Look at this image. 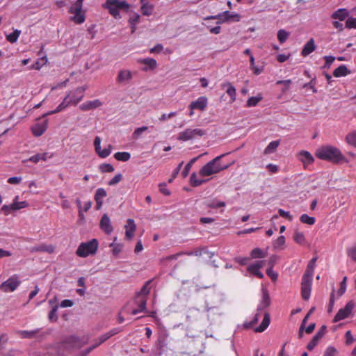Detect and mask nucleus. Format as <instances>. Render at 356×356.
<instances>
[{
    "instance_id": "nucleus-1",
    "label": "nucleus",
    "mask_w": 356,
    "mask_h": 356,
    "mask_svg": "<svg viewBox=\"0 0 356 356\" xmlns=\"http://www.w3.org/2000/svg\"><path fill=\"white\" fill-rule=\"evenodd\" d=\"M316 156L321 160L330 161L333 163L348 162L338 148L330 145L323 146L318 148L316 150Z\"/></svg>"
},
{
    "instance_id": "nucleus-2",
    "label": "nucleus",
    "mask_w": 356,
    "mask_h": 356,
    "mask_svg": "<svg viewBox=\"0 0 356 356\" xmlns=\"http://www.w3.org/2000/svg\"><path fill=\"white\" fill-rule=\"evenodd\" d=\"M316 261V258H313L310 261L302 278L301 295L302 298L305 300H307L310 297L312 277Z\"/></svg>"
},
{
    "instance_id": "nucleus-3",
    "label": "nucleus",
    "mask_w": 356,
    "mask_h": 356,
    "mask_svg": "<svg viewBox=\"0 0 356 356\" xmlns=\"http://www.w3.org/2000/svg\"><path fill=\"white\" fill-rule=\"evenodd\" d=\"M226 154H222L220 156H218L205 164L200 170V175L202 177L210 176L227 169L230 166V164H222L220 163V159Z\"/></svg>"
},
{
    "instance_id": "nucleus-4",
    "label": "nucleus",
    "mask_w": 356,
    "mask_h": 356,
    "mask_svg": "<svg viewBox=\"0 0 356 356\" xmlns=\"http://www.w3.org/2000/svg\"><path fill=\"white\" fill-rule=\"evenodd\" d=\"M102 7L107 9L109 14L115 19H120L121 15L120 10H122L127 12L130 8V5L124 0H106Z\"/></svg>"
},
{
    "instance_id": "nucleus-5",
    "label": "nucleus",
    "mask_w": 356,
    "mask_h": 356,
    "mask_svg": "<svg viewBox=\"0 0 356 356\" xmlns=\"http://www.w3.org/2000/svg\"><path fill=\"white\" fill-rule=\"evenodd\" d=\"M98 245V241L95 238L88 242L81 243L79 245L76 254L80 257H86L90 254H94L97 252Z\"/></svg>"
},
{
    "instance_id": "nucleus-6",
    "label": "nucleus",
    "mask_w": 356,
    "mask_h": 356,
    "mask_svg": "<svg viewBox=\"0 0 356 356\" xmlns=\"http://www.w3.org/2000/svg\"><path fill=\"white\" fill-rule=\"evenodd\" d=\"M83 0H76L69 8V13L74 14L71 19L76 24H82L85 22L86 17L82 10Z\"/></svg>"
},
{
    "instance_id": "nucleus-7",
    "label": "nucleus",
    "mask_w": 356,
    "mask_h": 356,
    "mask_svg": "<svg viewBox=\"0 0 356 356\" xmlns=\"http://www.w3.org/2000/svg\"><path fill=\"white\" fill-rule=\"evenodd\" d=\"M206 134V131L202 129L188 128L179 134L177 140L181 141H188L195 139L197 137H201Z\"/></svg>"
},
{
    "instance_id": "nucleus-8",
    "label": "nucleus",
    "mask_w": 356,
    "mask_h": 356,
    "mask_svg": "<svg viewBox=\"0 0 356 356\" xmlns=\"http://www.w3.org/2000/svg\"><path fill=\"white\" fill-rule=\"evenodd\" d=\"M20 283L21 282L19 280L17 276L14 275L3 282L0 285V289L3 292L14 291Z\"/></svg>"
},
{
    "instance_id": "nucleus-9",
    "label": "nucleus",
    "mask_w": 356,
    "mask_h": 356,
    "mask_svg": "<svg viewBox=\"0 0 356 356\" xmlns=\"http://www.w3.org/2000/svg\"><path fill=\"white\" fill-rule=\"evenodd\" d=\"M86 90V86L78 87L74 90L70 91L67 95V97H69L72 104L76 105L83 98V93Z\"/></svg>"
},
{
    "instance_id": "nucleus-10",
    "label": "nucleus",
    "mask_w": 356,
    "mask_h": 356,
    "mask_svg": "<svg viewBox=\"0 0 356 356\" xmlns=\"http://www.w3.org/2000/svg\"><path fill=\"white\" fill-rule=\"evenodd\" d=\"M353 302L349 301L343 308H341L338 311V312L334 317V322L336 323L347 318L353 311Z\"/></svg>"
},
{
    "instance_id": "nucleus-11",
    "label": "nucleus",
    "mask_w": 356,
    "mask_h": 356,
    "mask_svg": "<svg viewBox=\"0 0 356 356\" xmlns=\"http://www.w3.org/2000/svg\"><path fill=\"white\" fill-rule=\"evenodd\" d=\"M43 118L42 116L38 118L37 119L38 122L31 127L32 133L36 137L42 136L47 129L48 120L45 119L40 122Z\"/></svg>"
},
{
    "instance_id": "nucleus-12",
    "label": "nucleus",
    "mask_w": 356,
    "mask_h": 356,
    "mask_svg": "<svg viewBox=\"0 0 356 356\" xmlns=\"http://www.w3.org/2000/svg\"><path fill=\"white\" fill-rule=\"evenodd\" d=\"M208 104V99L204 96H201L197 99V100L192 102L189 105L191 110H200L204 111Z\"/></svg>"
},
{
    "instance_id": "nucleus-13",
    "label": "nucleus",
    "mask_w": 356,
    "mask_h": 356,
    "mask_svg": "<svg viewBox=\"0 0 356 356\" xmlns=\"http://www.w3.org/2000/svg\"><path fill=\"white\" fill-rule=\"evenodd\" d=\"M99 227L100 229L107 234H110L113 232V228L111 225V220L107 214L104 213L102 216Z\"/></svg>"
},
{
    "instance_id": "nucleus-14",
    "label": "nucleus",
    "mask_w": 356,
    "mask_h": 356,
    "mask_svg": "<svg viewBox=\"0 0 356 356\" xmlns=\"http://www.w3.org/2000/svg\"><path fill=\"white\" fill-rule=\"evenodd\" d=\"M261 292L262 299L257 306V312H261L262 310L268 307L270 304V299L268 290L265 288H263Z\"/></svg>"
},
{
    "instance_id": "nucleus-15",
    "label": "nucleus",
    "mask_w": 356,
    "mask_h": 356,
    "mask_svg": "<svg viewBox=\"0 0 356 356\" xmlns=\"http://www.w3.org/2000/svg\"><path fill=\"white\" fill-rule=\"evenodd\" d=\"M102 105V102L99 99L88 101L80 105L79 108L82 111H90L99 108Z\"/></svg>"
},
{
    "instance_id": "nucleus-16",
    "label": "nucleus",
    "mask_w": 356,
    "mask_h": 356,
    "mask_svg": "<svg viewBox=\"0 0 356 356\" xmlns=\"http://www.w3.org/2000/svg\"><path fill=\"white\" fill-rule=\"evenodd\" d=\"M298 158L303 163L305 167L312 164L314 161L312 155L307 151H301L298 153Z\"/></svg>"
},
{
    "instance_id": "nucleus-17",
    "label": "nucleus",
    "mask_w": 356,
    "mask_h": 356,
    "mask_svg": "<svg viewBox=\"0 0 356 356\" xmlns=\"http://www.w3.org/2000/svg\"><path fill=\"white\" fill-rule=\"evenodd\" d=\"M106 191L102 188H99L96 191L94 198L96 202L97 209H101L103 204V199L106 197Z\"/></svg>"
},
{
    "instance_id": "nucleus-18",
    "label": "nucleus",
    "mask_w": 356,
    "mask_h": 356,
    "mask_svg": "<svg viewBox=\"0 0 356 356\" xmlns=\"http://www.w3.org/2000/svg\"><path fill=\"white\" fill-rule=\"evenodd\" d=\"M29 252L31 253L35 252H45L48 253H53L54 251V247L52 245H46L44 243L40 244L36 246L30 248Z\"/></svg>"
},
{
    "instance_id": "nucleus-19",
    "label": "nucleus",
    "mask_w": 356,
    "mask_h": 356,
    "mask_svg": "<svg viewBox=\"0 0 356 356\" xmlns=\"http://www.w3.org/2000/svg\"><path fill=\"white\" fill-rule=\"evenodd\" d=\"M316 47L314 39L312 38L304 45L301 51V55L304 57L308 56L316 49Z\"/></svg>"
},
{
    "instance_id": "nucleus-20",
    "label": "nucleus",
    "mask_w": 356,
    "mask_h": 356,
    "mask_svg": "<svg viewBox=\"0 0 356 356\" xmlns=\"http://www.w3.org/2000/svg\"><path fill=\"white\" fill-rule=\"evenodd\" d=\"M132 79V74L129 70H122L117 76V82L119 83H127Z\"/></svg>"
},
{
    "instance_id": "nucleus-21",
    "label": "nucleus",
    "mask_w": 356,
    "mask_h": 356,
    "mask_svg": "<svg viewBox=\"0 0 356 356\" xmlns=\"http://www.w3.org/2000/svg\"><path fill=\"white\" fill-rule=\"evenodd\" d=\"M69 97H65L63 99V101L57 106V108L55 110L49 111L47 113H45L42 115V117H47L48 115L58 113L66 108L67 106L72 104L70 99H68Z\"/></svg>"
},
{
    "instance_id": "nucleus-22",
    "label": "nucleus",
    "mask_w": 356,
    "mask_h": 356,
    "mask_svg": "<svg viewBox=\"0 0 356 356\" xmlns=\"http://www.w3.org/2000/svg\"><path fill=\"white\" fill-rule=\"evenodd\" d=\"M126 229L125 236L127 239L131 240L134 235L136 231V224L133 219L129 218L127 220V224L124 226Z\"/></svg>"
},
{
    "instance_id": "nucleus-23",
    "label": "nucleus",
    "mask_w": 356,
    "mask_h": 356,
    "mask_svg": "<svg viewBox=\"0 0 356 356\" xmlns=\"http://www.w3.org/2000/svg\"><path fill=\"white\" fill-rule=\"evenodd\" d=\"M222 89L226 90V93L230 97L231 102H234L236 99V88L229 82L224 83L221 85Z\"/></svg>"
},
{
    "instance_id": "nucleus-24",
    "label": "nucleus",
    "mask_w": 356,
    "mask_h": 356,
    "mask_svg": "<svg viewBox=\"0 0 356 356\" xmlns=\"http://www.w3.org/2000/svg\"><path fill=\"white\" fill-rule=\"evenodd\" d=\"M269 324H270V315L268 313L266 312L264 314V316L262 320V322L261 323L259 326L257 327L254 329V331L256 332H262L268 327Z\"/></svg>"
},
{
    "instance_id": "nucleus-25",
    "label": "nucleus",
    "mask_w": 356,
    "mask_h": 356,
    "mask_svg": "<svg viewBox=\"0 0 356 356\" xmlns=\"http://www.w3.org/2000/svg\"><path fill=\"white\" fill-rule=\"evenodd\" d=\"M348 16V12L345 8H339L334 12L331 17L332 19H339L340 21L344 20Z\"/></svg>"
},
{
    "instance_id": "nucleus-26",
    "label": "nucleus",
    "mask_w": 356,
    "mask_h": 356,
    "mask_svg": "<svg viewBox=\"0 0 356 356\" xmlns=\"http://www.w3.org/2000/svg\"><path fill=\"white\" fill-rule=\"evenodd\" d=\"M39 330H34L31 331L26 330H18L16 331V333L20 335L22 338L24 339H33L38 334Z\"/></svg>"
},
{
    "instance_id": "nucleus-27",
    "label": "nucleus",
    "mask_w": 356,
    "mask_h": 356,
    "mask_svg": "<svg viewBox=\"0 0 356 356\" xmlns=\"http://www.w3.org/2000/svg\"><path fill=\"white\" fill-rule=\"evenodd\" d=\"M350 72L348 70L346 65H341L334 70L333 75L335 77H340L346 76Z\"/></svg>"
},
{
    "instance_id": "nucleus-28",
    "label": "nucleus",
    "mask_w": 356,
    "mask_h": 356,
    "mask_svg": "<svg viewBox=\"0 0 356 356\" xmlns=\"http://www.w3.org/2000/svg\"><path fill=\"white\" fill-rule=\"evenodd\" d=\"M224 14H225V17L223 18L222 22H239L241 19V16L234 13H231L229 11H225Z\"/></svg>"
},
{
    "instance_id": "nucleus-29",
    "label": "nucleus",
    "mask_w": 356,
    "mask_h": 356,
    "mask_svg": "<svg viewBox=\"0 0 356 356\" xmlns=\"http://www.w3.org/2000/svg\"><path fill=\"white\" fill-rule=\"evenodd\" d=\"M47 154H48L47 153H38V154H36L31 156L29 159L24 161V162H26V161H29L33 162L35 163H37L40 160L45 161H47V157H48Z\"/></svg>"
},
{
    "instance_id": "nucleus-30",
    "label": "nucleus",
    "mask_w": 356,
    "mask_h": 356,
    "mask_svg": "<svg viewBox=\"0 0 356 356\" xmlns=\"http://www.w3.org/2000/svg\"><path fill=\"white\" fill-rule=\"evenodd\" d=\"M135 302L138 305V309L140 312H145L146 309V304H147V298L145 297H138L136 296Z\"/></svg>"
},
{
    "instance_id": "nucleus-31",
    "label": "nucleus",
    "mask_w": 356,
    "mask_h": 356,
    "mask_svg": "<svg viewBox=\"0 0 356 356\" xmlns=\"http://www.w3.org/2000/svg\"><path fill=\"white\" fill-rule=\"evenodd\" d=\"M266 251H264L263 250L259 248H254L250 252L252 258L254 259L264 258L266 257Z\"/></svg>"
},
{
    "instance_id": "nucleus-32",
    "label": "nucleus",
    "mask_w": 356,
    "mask_h": 356,
    "mask_svg": "<svg viewBox=\"0 0 356 356\" xmlns=\"http://www.w3.org/2000/svg\"><path fill=\"white\" fill-rule=\"evenodd\" d=\"M18 196H16L13 202V210L17 211L28 207V203L26 201L18 202Z\"/></svg>"
},
{
    "instance_id": "nucleus-33",
    "label": "nucleus",
    "mask_w": 356,
    "mask_h": 356,
    "mask_svg": "<svg viewBox=\"0 0 356 356\" xmlns=\"http://www.w3.org/2000/svg\"><path fill=\"white\" fill-rule=\"evenodd\" d=\"M150 282H151L150 280L147 281L143 285V286L142 287L140 291L138 293H137V294L136 296H138L139 298L140 297L146 298V296L149 293V291H150V286H149Z\"/></svg>"
},
{
    "instance_id": "nucleus-34",
    "label": "nucleus",
    "mask_w": 356,
    "mask_h": 356,
    "mask_svg": "<svg viewBox=\"0 0 356 356\" xmlns=\"http://www.w3.org/2000/svg\"><path fill=\"white\" fill-rule=\"evenodd\" d=\"M280 145V140L270 142L264 149V154H268L274 152Z\"/></svg>"
},
{
    "instance_id": "nucleus-35",
    "label": "nucleus",
    "mask_w": 356,
    "mask_h": 356,
    "mask_svg": "<svg viewBox=\"0 0 356 356\" xmlns=\"http://www.w3.org/2000/svg\"><path fill=\"white\" fill-rule=\"evenodd\" d=\"M190 181L192 186L197 187L206 182L207 180L197 179L196 173L193 172L190 177Z\"/></svg>"
},
{
    "instance_id": "nucleus-36",
    "label": "nucleus",
    "mask_w": 356,
    "mask_h": 356,
    "mask_svg": "<svg viewBox=\"0 0 356 356\" xmlns=\"http://www.w3.org/2000/svg\"><path fill=\"white\" fill-rule=\"evenodd\" d=\"M293 240L295 242L300 245H304L305 243V237L302 232L296 231L293 235Z\"/></svg>"
},
{
    "instance_id": "nucleus-37",
    "label": "nucleus",
    "mask_w": 356,
    "mask_h": 356,
    "mask_svg": "<svg viewBox=\"0 0 356 356\" xmlns=\"http://www.w3.org/2000/svg\"><path fill=\"white\" fill-rule=\"evenodd\" d=\"M130 157H131V154L129 152H116L114 154V158L116 160L120 161H127L128 160H129Z\"/></svg>"
},
{
    "instance_id": "nucleus-38",
    "label": "nucleus",
    "mask_w": 356,
    "mask_h": 356,
    "mask_svg": "<svg viewBox=\"0 0 356 356\" xmlns=\"http://www.w3.org/2000/svg\"><path fill=\"white\" fill-rule=\"evenodd\" d=\"M262 99V96L261 95H259L256 97H250L246 103V106L248 107H252L255 106Z\"/></svg>"
},
{
    "instance_id": "nucleus-39",
    "label": "nucleus",
    "mask_w": 356,
    "mask_h": 356,
    "mask_svg": "<svg viewBox=\"0 0 356 356\" xmlns=\"http://www.w3.org/2000/svg\"><path fill=\"white\" fill-rule=\"evenodd\" d=\"M346 141L349 145L356 147V131H353L347 134Z\"/></svg>"
},
{
    "instance_id": "nucleus-40",
    "label": "nucleus",
    "mask_w": 356,
    "mask_h": 356,
    "mask_svg": "<svg viewBox=\"0 0 356 356\" xmlns=\"http://www.w3.org/2000/svg\"><path fill=\"white\" fill-rule=\"evenodd\" d=\"M20 33H21V31L16 29L13 33L8 35L6 36V39L10 42L15 43L17 40Z\"/></svg>"
},
{
    "instance_id": "nucleus-41",
    "label": "nucleus",
    "mask_w": 356,
    "mask_h": 356,
    "mask_svg": "<svg viewBox=\"0 0 356 356\" xmlns=\"http://www.w3.org/2000/svg\"><path fill=\"white\" fill-rule=\"evenodd\" d=\"M58 306L57 305L53 306L51 310L49 312L48 318L50 321L55 322L58 320Z\"/></svg>"
},
{
    "instance_id": "nucleus-42",
    "label": "nucleus",
    "mask_w": 356,
    "mask_h": 356,
    "mask_svg": "<svg viewBox=\"0 0 356 356\" xmlns=\"http://www.w3.org/2000/svg\"><path fill=\"white\" fill-rule=\"evenodd\" d=\"M300 220L302 223L309 225H312L315 222V218L314 217L309 216L307 214H302L300 216Z\"/></svg>"
},
{
    "instance_id": "nucleus-43",
    "label": "nucleus",
    "mask_w": 356,
    "mask_h": 356,
    "mask_svg": "<svg viewBox=\"0 0 356 356\" xmlns=\"http://www.w3.org/2000/svg\"><path fill=\"white\" fill-rule=\"evenodd\" d=\"M153 10V6L149 3H144L141 6V11L143 15L149 16Z\"/></svg>"
},
{
    "instance_id": "nucleus-44",
    "label": "nucleus",
    "mask_w": 356,
    "mask_h": 356,
    "mask_svg": "<svg viewBox=\"0 0 356 356\" xmlns=\"http://www.w3.org/2000/svg\"><path fill=\"white\" fill-rule=\"evenodd\" d=\"M289 35V33L283 29H280L277 32V38L280 42L282 44L284 43L287 40Z\"/></svg>"
},
{
    "instance_id": "nucleus-45",
    "label": "nucleus",
    "mask_w": 356,
    "mask_h": 356,
    "mask_svg": "<svg viewBox=\"0 0 356 356\" xmlns=\"http://www.w3.org/2000/svg\"><path fill=\"white\" fill-rule=\"evenodd\" d=\"M250 67L253 70L254 74L256 75H259L262 72V69L259 68L258 67L256 66V64H254V58L252 55H250Z\"/></svg>"
},
{
    "instance_id": "nucleus-46",
    "label": "nucleus",
    "mask_w": 356,
    "mask_h": 356,
    "mask_svg": "<svg viewBox=\"0 0 356 356\" xmlns=\"http://www.w3.org/2000/svg\"><path fill=\"white\" fill-rule=\"evenodd\" d=\"M224 17H225V14H224V12H223V13H219L216 15L208 16V17H205L204 19V20L213 19H218V21L217 22V24H220L223 22L222 19Z\"/></svg>"
},
{
    "instance_id": "nucleus-47",
    "label": "nucleus",
    "mask_w": 356,
    "mask_h": 356,
    "mask_svg": "<svg viewBox=\"0 0 356 356\" xmlns=\"http://www.w3.org/2000/svg\"><path fill=\"white\" fill-rule=\"evenodd\" d=\"M247 270L249 273L256 275L260 279L264 277V274L261 271H259V268H254V266L250 265L248 266Z\"/></svg>"
},
{
    "instance_id": "nucleus-48",
    "label": "nucleus",
    "mask_w": 356,
    "mask_h": 356,
    "mask_svg": "<svg viewBox=\"0 0 356 356\" xmlns=\"http://www.w3.org/2000/svg\"><path fill=\"white\" fill-rule=\"evenodd\" d=\"M112 247V252L114 255H118L122 250L123 245L120 243H112L110 245Z\"/></svg>"
},
{
    "instance_id": "nucleus-49",
    "label": "nucleus",
    "mask_w": 356,
    "mask_h": 356,
    "mask_svg": "<svg viewBox=\"0 0 356 356\" xmlns=\"http://www.w3.org/2000/svg\"><path fill=\"white\" fill-rule=\"evenodd\" d=\"M99 170L102 172H112L114 171V168L109 163H104L99 165Z\"/></svg>"
},
{
    "instance_id": "nucleus-50",
    "label": "nucleus",
    "mask_w": 356,
    "mask_h": 356,
    "mask_svg": "<svg viewBox=\"0 0 356 356\" xmlns=\"http://www.w3.org/2000/svg\"><path fill=\"white\" fill-rule=\"evenodd\" d=\"M346 280H347V277L345 276L343 277V280L340 283V288L337 291V294L339 296H341L345 293V291L346 290Z\"/></svg>"
},
{
    "instance_id": "nucleus-51",
    "label": "nucleus",
    "mask_w": 356,
    "mask_h": 356,
    "mask_svg": "<svg viewBox=\"0 0 356 356\" xmlns=\"http://www.w3.org/2000/svg\"><path fill=\"white\" fill-rule=\"evenodd\" d=\"M207 207L212 209H216L219 207H225V202L222 201H212L207 204Z\"/></svg>"
},
{
    "instance_id": "nucleus-52",
    "label": "nucleus",
    "mask_w": 356,
    "mask_h": 356,
    "mask_svg": "<svg viewBox=\"0 0 356 356\" xmlns=\"http://www.w3.org/2000/svg\"><path fill=\"white\" fill-rule=\"evenodd\" d=\"M323 59L325 60V63L323 65V68H330L332 63L335 60V57L332 56H323Z\"/></svg>"
},
{
    "instance_id": "nucleus-53",
    "label": "nucleus",
    "mask_w": 356,
    "mask_h": 356,
    "mask_svg": "<svg viewBox=\"0 0 356 356\" xmlns=\"http://www.w3.org/2000/svg\"><path fill=\"white\" fill-rule=\"evenodd\" d=\"M285 243V238L284 236H279L273 243L274 248L277 249L282 246Z\"/></svg>"
},
{
    "instance_id": "nucleus-54",
    "label": "nucleus",
    "mask_w": 356,
    "mask_h": 356,
    "mask_svg": "<svg viewBox=\"0 0 356 356\" xmlns=\"http://www.w3.org/2000/svg\"><path fill=\"white\" fill-rule=\"evenodd\" d=\"M320 339L318 338V336H314L311 341L307 344V348L309 350H312L314 347L317 345Z\"/></svg>"
},
{
    "instance_id": "nucleus-55",
    "label": "nucleus",
    "mask_w": 356,
    "mask_h": 356,
    "mask_svg": "<svg viewBox=\"0 0 356 356\" xmlns=\"http://www.w3.org/2000/svg\"><path fill=\"white\" fill-rule=\"evenodd\" d=\"M291 83V81L290 79L287 80H280L276 82L277 85L283 84L284 88L282 90V92H286L289 89L290 84Z\"/></svg>"
},
{
    "instance_id": "nucleus-56",
    "label": "nucleus",
    "mask_w": 356,
    "mask_h": 356,
    "mask_svg": "<svg viewBox=\"0 0 356 356\" xmlns=\"http://www.w3.org/2000/svg\"><path fill=\"white\" fill-rule=\"evenodd\" d=\"M346 27L348 29H356V18L349 17L346 22Z\"/></svg>"
},
{
    "instance_id": "nucleus-57",
    "label": "nucleus",
    "mask_w": 356,
    "mask_h": 356,
    "mask_svg": "<svg viewBox=\"0 0 356 356\" xmlns=\"http://www.w3.org/2000/svg\"><path fill=\"white\" fill-rule=\"evenodd\" d=\"M122 179V176L120 173L115 175L108 182V185L113 186L119 183Z\"/></svg>"
},
{
    "instance_id": "nucleus-58",
    "label": "nucleus",
    "mask_w": 356,
    "mask_h": 356,
    "mask_svg": "<svg viewBox=\"0 0 356 356\" xmlns=\"http://www.w3.org/2000/svg\"><path fill=\"white\" fill-rule=\"evenodd\" d=\"M259 316V312H257V314L254 316V317L250 322L244 323V327L248 329L251 328L254 324H255L258 322Z\"/></svg>"
},
{
    "instance_id": "nucleus-59",
    "label": "nucleus",
    "mask_w": 356,
    "mask_h": 356,
    "mask_svg": "<svg viewBox=\"0 0 356 356\" xmlns=\"http://www.w3.org/2000/svg\"><path fill=\"white\" fill-rule=\"evenodd\" d=\"M111 148L112 146L111 145H108L107 148H104V149L102 150L101 152H99V156L102 158L107 157L111 152Z\"/></svg>"
},
{
    "instance_id": "nucleus-60",
    "label": "nucleus",
    "mask_w": 356,
    "mask_h": 356,
    "mask_svg": "<svg viewBox=\"0 0 356 356\" xmlns=\"http://www.w3.org/2000/svg\"><path fill=\"white\" fill-rule=\"evenodd\" d=\"M347 254L353 261H356V245L347 250Z\"/></svg>"
},
{
    "instance_id": "nucleus-61",
    "label": "nucleus",
    "mask_w": 356,
    "mask_h": 356,
    "mask_svg": "<svg viewBox=\"0 0 356 356\" xmlns=\"http://www.w3.org/2000/svg\"><path fill=\"white\" fill-rule=\"evenodd\" d=\"M147 129H148V127L146 126L136 128L135 129L133 135L134 137L138 138L144 131H147Z\"/></svg>"
},
{
    "instance_id": "nucleus-62",
    "label": "nucleus",
    "mask_w": 356,
    "mask_h": 356,
    "mask_svg": "<svg viewBox=\"0 0 356 356\" xmlns=\"http://www.w3.org/2000/svg\"><path fill=\"white\" fill-rule=\"evenodd\" d=\"M143 63L148 65L150 68L153 69L156 66V61L154 58H145Z\"/></svg>"
},
{
    "instance_id": "nucleus-63",
    "label": "nucleus",
    "mask_w": 356,
    "mask_h": 356,
    "mask_svg": "<svg viewBox=\"0 0 356 356\" xmlns=\"http://www.w3.org/2000/svg\"><path fill=\"white\" fill-rule=\"evenodd\" d=\"M1 211L6 215V216H8L10 213V212L13 210V203L10 205H6V204H4L2 207H1Z\"/></svg>"
},
{
    "instance_id": "nucleus-64",
    "label": "nucleus",
    "mask_w": 356,
    "mask_h": 356,
    "mask_svg": "<svg viewBox=\"0 0 356 356\" xmlns=\"http://www.w3.org/2000/svg\"><path fill=\"white\" fill-rule=\"evenodd\" d=\"M337 352V350L332 347V346H329L325 350V353H324V355L323 356H335V353Z\"/></svg>"
}]
</instances>
